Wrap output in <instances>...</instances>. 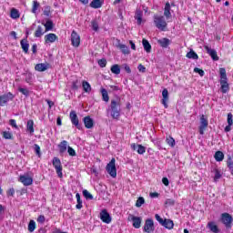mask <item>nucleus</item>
Returning a JSON list of instances; mask_svg holds the SVG:
<instances>
[{
	"label": "nucleus",
	"instance_id": "c85d7f7f",
	"mask_svg": "<svg viewBox=\"0 0 233 233\" xmlns=\"http://www.w3.org/2000/svg\"><path fill=\"white\" fill-rule=\"evenodd\" d=\"M20 45L25 54H28V48H30V44H28V40L26 39L21 40Z\"/></svg>",
	"mask_w": 233,
	"mask_h": 233
},
{
	"label": "nucleus",
	"instance_id": "20e7f679",
	"mask_svg": "<svg viewBox=\"0 0 233 233\" xmlns=\"http://www.w3.org/2000/svg\"><path fill=\"white\" fill-rule=\"evenodd\" d=\"M155 219L158 221L159 225H161L165 228H167V230H172V228H174V221H172L171 219H163V218H161V216H159L158 214L155 215Z\"/></svg>",
	"mask_w": 233,
	"mask_h": 233
},
{
	"label": "nucleus",
	"instance_id": "1a4fd4ad",
	"mask_svg": "<svg viewBox=\"0 0 233 233\" xmlns=\"http://www.w3.org/2000/svg\"><path fill=\"white\" fill-rule=\"evenodd\" d=\"M69 119L72 125H74L78 130H81V125L79 124V117H77V113H76L75 110H72L69 113Z\"/></svg>",
	"mask_w": 233,
	"mask_h": 233
},
{
	"label": "nucleus",
	"instance_id": "393cba45",
	"mask_svg": "<svg viewBox=\"0 0 233 233\" xmlns=\"http://www.w3.org/2000/svg\"><path fill=\"white\" fill-rule=\"evenodd\" d=\"M157 43L162 48H168V46L172 43V41L168 38H161L157 40Z\"/></svg>",
	"mask_w": 233,
	"mask_h": 233
},
{
	"label": "nucleus",
	"instance_id": "4c0bfd02",
	"mask_svg": "<svg viewBox=\"0 0 233 233\" xmlns=\"http://www.w3.org/2000/svg\"><path fill=\"white\" fill-rule=\"evenodd\" d=\"M81 86V80L79 79H76L72 82V86H71V88L73 90H78L79 87Z\"/></svg>",
	"mask_w": 233,
	"mask_h": 233
},
{
	"label": "nucleus",
	"instance_id": "a211bd4d",
	"mask_svg": "<svg viewBox=\"0 0 233 233\" xmlns=\"http://www.w3.org/2000/svg\"><path fill=\"white\" fill-rule=\"evenodd\" d=\"M162 105L164 106L165 108H168V89L165 88L162 91V100H161Z\"/></svg>",
	"mask_w": 233,
	"mask_h": 233
},
{
	"label": "nucleus",
	"instance_id": "6ab92c4d",
	"mask_svg": "<svg viewBox=\"0 0 233 233\" xmlns=\"http://www.w3.org/2000/svg\"><path fill=\"white\" fill-rule=\"evenodd\" d=\"M56 41H57V35L54 33H49L45 35V42L46 45H48L49 43H56Z\"/></svg>",
	"mask_w": 233,
	"mask_h": 233
},
{
	"label": "nucleus",
	"instance_id": "ea45409f",
	"mask_svg": "<svg viewBox=\"0 0 233 233\" xmlns=\"http://www.w3.org/2000/svg\"><path fill=\"white\" fill-rule=\"evenodd\" d=\"M166 142L172 148H174V147H176V139H174V137H172L170 136L166 138Z\"/></svg>",
	"mask_w": 233,
	"mask_h": 233
},
{
	"label": "nucleus",
	"instance_id": "774afa93",
	"mask_svg": "<svg viewBox=\"0 0 233 233\" xmlns=\"http://www.w3.org/2000/svg\"><path fill=\"white\" fill-rule=\"evenodd\" d=\"M124 70L127 73V74H131L132 70L130 69V66L128 65H125L124 66Z\"/></svg>",
	"mask_w": 233,
	"mask_h": 233
},
{
	"label": "nucleus",
	"instance_id": "aec40b11",
	"mask_svg": "<svg viewBox=\"0 0 233 233\" xmlns=\"http://www.w3.org/2000/svg\"><path fill=\"white\" fill-rule=\"evenodd\" d=\"M50 68V64L48 63H41V64H36L35 66V70L36 72H45Z\"/></svg>",
	"mask_w": 233,
	"mask_h": 233
},
{
	"label": "nucleus",
	"instance_id": "f704fd0d",
	"mask_svg": "<svg viewBox=\"0 0 233 233\" xmlns=\"http://www.w3.org/2000/svg\"><path fill=\"white\" fill-rule=\"evenodd\" d=\"M10 17L12 19H19V17H21V15L19 14V10L15 8L11 9Z\"/></svg>",
	"mask_w": 233,
	"mask_h": 233
},
{
	"label": "nucleus",
	"instance_id": "de8ad7c7",
	"mask_svg": "<svg viewBox=\"0 0 233 233\" xmlns=\"http://www.w3.org/2000/svg\"><path fill=\"white\" fill-rule=\"evenodd\" d=\"M145 205V198L143 197H139L137 200L136 207L139 208Z\"/></svg>",
	"mask_w": 233,
	"mask_h": 233
},
{
	"label": "nucleus",
	"instance_id": "49530a36",
	"mask_svg": "<svg viewBox=\"0 0 233 233\" xmlns=\"http://www.w3.org/2000/svg\"><path fill=\"white\" fill-rule=\"evenodd\" d=\"M83 196L86 198V199H94V196H92L91 193L86 189L83 190Z\"/></svg>",
	"mask_w": 233,
	"mask_h": 233
},
{
	"label": "nucleus",
	"instance_id": "8fccbe9b",
	"mask_svg": "<svg viewBox=\"0 0 233 233\" xmlns=\"http://www.w3.org/2000/svg\"><path fill=\"white\" fill-rule=\"evenodd\" d=\"M3 137L5 139H12V134L10 133V131H4Z\"/></svg>",
	"mask_w": 233,
	"mask_h": 233
},
{
	"label": "nucleus",
	"instance_id": "412c9836",
	"mask_svg": "<svg viewBox=\"0 0 233 233\" xmlns=\"http://www.w3.org/2000/svg\"><path fill=\"white\" fill-rule=\"evenodd\" d=\"M131 221L133 222L134 228H141V218L131 215Z\"/></svg>",
	"mask_w": 233,
	"mask_h": 233
},
{
	"label": "nucleus",
	"instance_id": "e2e57ef3",
	"mask_svg": "<svg viewBox=\"0 0 233 233\" xmlns=\"http://www.w3.org/2000/svg\"><path fill=\"white\" fill-rule=\"evenodd\" d=\"M137 68H138L139 72L145 73L147 71V67H145V66H143L141 64L138 65Z\"/></svg>",
	"mask_w": 233,
	"mask_h": 233
},
{
	"label": "nucleus",
	"instance_id": "0eeeda50",
	"mask_svg": "<svg viewBox=\"0 0 233 233\" xmlns=\"http://www.w3.org/2000/svg\"><path fill=\"white\" fill-rule=\"evenodd\" d=\"M53 167L56 168L58 177H63V166H61V160L57 157L53 158Z\"/></svg>",
	"mask_w": 233,
	"mask_h": 233
},
{
	"label": "nucleus",
	"instance_id": "680f3d73",
	"mask_svg": "<svg viewBox=\"0 0 233 233\" xmlns=\"http://www.w3.org/2000/svg\"><path fill=\"white\" fill-rule=\"evenodd\" d=\"M176 201H174V199L172 198H167L166 200V205H169V206H172V205H175Z\"/></svg>",
	"mask_w": 233,
	"mask_h": 233
},
{
	"label": "nucleus",
	"instance_id": "6e6552de",
	"mask_svg": "<svg viewBox=\"0 0 233 233\" xmlns=\"http://www.w3.org/2000/svg\"><path fill=\"white\" fill-rule=\"evenodd\" d=\"M221 222L225 225L226 228L232 227V216L228 213H222L220 217Z\"/></svg>",
	"mask_w": 233,
	"mask_h": 233
},
{
	"label": "nucleus",
	"instance_id": "69168bd1",
	"mask_svg": "<svg viewBox=\"0 0 233 233\" xmlns=\"http://www.w3.org/2000/svg\"><path fill=\"white\" fill-rule=\"evenodd\" d=\"M45 221H46L45 216L40 215V216L38 217V218H37V222H38V223H45Z\"/></svg>",
	"mask_w": 233,
	"mask_h": 233
},
{
	"label": "nucleus",
	"instance_id": "4d7b16f0",
	"mask_svg": "<svg viewBox=\"0 0 233 233\" xmlns=\"http://www.w3.org/2000/svg\"><path fill=\"white\" fill-rule=\"evenodd\" d=\"M194 72H196L197 74H199V76L201 77H203V76H205V71H203V69H199L198 67H195Z\"/></svg>",
	"mask_w": 233,
	"mask_h": 233
},
{
	"label": "nucleus",
	"instance_id": "5fc2aeb1",
	"mask_svg": "<svg viewBox=\"0 0 233 233\" xmlns=\"http://www.w3.org/2000/svg\"><path fill=\"white\" fill-rule=\"evenodd\" d=\"M25 83L32 84V73H28L25 76Z\"/></svg>",
	"mask_w": 233,
	"mask_h": 233
},
{
	"label": "nucleus",
	"instance_id": "dca6fc26",
	"mask_svg": "<svg viewBox=\"0 0 233 233\" xmlns=\"http://www.w3.org/2000/svg\"><path fill=\"white\" fill-rule=\"evenodd\" d=\"M116 48H118L124 56H128L130 54V49L128 48V46L121 44V40L116 39Z\"/></svg>",
	"mask_w": 233,
	"mask_h": 233
},
{
	"label": "nucleus",
	"instance_id": "c9c22d12",
	"mask_svg": "<svg viewBox=\"0 0 233 233\" xmlns=\"http://www.w3.org/2000/svg\"><path fill=\"white\" fill-rule=\"evenodd\" d=\"M111 72L112 74H115L116 76H119L121 74V67H119V65L116 64L111 66Z\"/></svg>",
	"mask_w": 233,
	"mask_h": 233
},
{
	"label": "nucleus",
	"instance_id": "c756f323",
	"mask_svg": "<svg viewBox=\"0 0 233 233\" xmlns=\"http://www.w3.org/2000/svg\"><path fill=\"white\" fill-rule=\"evenodd\" d=\"M103 0H93L91 3H90V6L91 8H101V6H103Z\"/></svg>",
	"mask_w": 233,
	"mask_h": 233
},
{
	"label": "nucleus",
	"instance_id": "a18cd8bd",
	"mask_svg": "<svg viewBox=\"0 0 233 233\" xmlns=\"http://www.w3.org/2000/svg\"><path fill=\"white\" fill-rule=\"evenodd\" d=\"M28 230L30 232H34V230H35V221L34 220H30L29 224H28Z\"/></svg>",
	"mask_w": 233,
	"mask_h": 233
},
{
	"label": "nucleus",
	"instance_id": "f8f14e48",
	"mask_svg": "<svg viewBox=\"0 0 233 233\" xmlns=\"http://www.w3.org/2000/svg\"><path fill=\"white\" fill-rule=\"evenodd\" d=\"M208 127V120L205 117V115L200 116L199 135L203 136L205 130Z\"/></svg>",
	"mask_w": 233,
	"mask_h": 233
},
{
	"label": "nucleus",
	"instance_id": "603ef678",
	"mask_svg": "<svg viewBox=\"0 0 233 233\" xmlns=\"http://www.w3.org/2000/svg\"><path fill=\"white\" fill-rule=\"evenodd\" d=\"M35 152L36 156L41 157V147L37 144H35Z\"/></svg>",
	"mask_w": 233,
	"mask_h": 233
},
{
	"label": "nucleus",
	"instance_id": "a19ab883",
	"mask_svg": "<svg viewBox=\"0 0 233 233\" xmlns=\"http://www.w3.org/2000/svg\"><path fill=\"white\" fill-rule=\"evenodd\" d=\"M101 94H102L103 101H106V103H108L110 99V97L108 96V91H106V89L105 88H102Z\"/></svg>",
	"mask_w": 233,
	"mask_h": 233
},
{
	"label": "nucleus",
	"instance_id": "052dcab7",
	"mask_svg": "<svg viewBox=\"0 0 233 233\" xmlns=\"http://www.w3.org/2000/svg\"><path fill=\"white\" fill-rule=\"evenodd\" d=\"M221 178V173H219L218 170H216L215 172V177H214V180L215 181H218V179H220Z\"/></svg>",
	"mask_w": 233,
	"mask_h": 233
},
{
	"label": "nucleus",
	"instance_id": "9d476101",
	"mask_svg": "<svg viewBox=\"0 0 233 233\" xmlns=\"http://www.w3.org/2000/svg\"><path fill=\"white\" fill-rule=\"evenodd\" d=\"M71 45L75 48H78L79 45H81V36L75 30L71 33Z\"/></svg>",
	"mask_w": 233,
	"mask_h": 233
},
{
	"label": "nucleus",
	"instance_id": "2eb2a0df",
	"mask_svg": "<svg viewBox=\"0 0 233 233\" xmlns=\"http://www.w3.org/2000/svg\"><path fill=\"white\" fill-rule=\"evenodd\" d=\"M204 48L213 61H219V56H218V51L216 49L210 48L208 46H205Z\"/></svg>",
	"mask_w": 233,
	"mask_h": 233
},
{
	"label": "nucleus",
	"instance_id": "bf43d9fd",
	"mask_svg": "<svg viewBox=\"0 0 233 233\" xmlns=\"http://www.w3.org/2000/svg\"><path fill=\"white\" fill-rule=\"evenodd\" d=\"M9 124L11 127H13L14 128H17V122H15V119H10L9 120Z\"/></svg>",
	"mask_w": 233,
	"mask_h": 233
},
{
	"label": "nucleus",
	"instance_id": "9b49d317",
	"mask_svg": "<svg viewBox=\"0 0 233 233\" xmlns=\"http://www.w3.org/2000/svg\"><path fill=\"white\" fill-rule=\"evenodd\" d=\"M14 97V94L11 92L0 96V106H5L9 101H13Z\"/></svg>",
	"mask_w": 233,
	"mask_h": 233
},
{
	"label": "nucleus",
	"instance_id": "72a5a7b5",
	"mask_svg": "<svg viewBox=\"0 0 233 233\" xmlns=\"http://www.w3.org/2000/svg\"><path fill=\"white\" fill-rule=\"evenodd\" d=\"M76 198L77 203L76 208H77V210H81V208H83V201L81 200V195H79V193H76Z\"/></svg>",
	"mask_w": 233,
	"mask_h": 233
},
{
	"label": "nucleus",
	"instance_id": "ddd939ff",
	"mask_svg": "<svg viewBox=\"0 0 233 233\" xmlns=\"http://www.w3.org/2000/svg\"><path fill=\"white\" fill-rule=\"evenodd\" d=\"M100 219L103 221V223H106V225H110L112 223V217L110 216V213L106 211V209H103L100 212Z\"/></svg>",
	"mask_w": 233,
	"mask_h": 233
},
{
	"label": "nucleus",
	"instance_id": "e433bc0d",
	"mask_svg": "<svg viewBox=\"0 0 233 233\" xmlns=\"http://www.w3.org/2000/svg\"><path fill=\"white\" fill-rule=\"evenodd\" d=\"M26 130L29 132L31 135L34 134V120H28L26 124Z\"/></svg>",
	"mask_w": 233,
	"mask_h": 233
},
{
	"label": "nucleus",
	"instance_id": "864d4df0",
	"mask_svg": "<svg viewBox=\"0 0 233 233\" xmlns=\"http://www.w3.org/2000/svg\"><path fill=\"white\" fill-rule=\"evenodd\" d=\"M232 117H233L232 113H228V125H229V127H232V125H233Z\"/></svg>",
	"mask_w": 233,
	"mask_h": 233
},
{
	"label": "nucleus",
	"instance_id": "37998d69",
	"mask_svg": "<svg viewBox=\"0 0 233 233\" xmlns=\"http://www.w3.org/2000/svg\"><path fill=\"white\" fill-rule=\"evenodd\" d=\"M18 92L23 94V96H25V97H28L30 96V91L25 87H18Z\"/></svg>",
	"mask_w": 233,
	"mask_h": 233
},
{
	"label": "nucleus",
	"instance_id": "0e129e2a",
	"mask_svg": "<svg viewBox=\"0 0 233 233\" xmlns=\"http://www.w3.org/2000/svg\"><path fill=\"white\" fill-rule=\"evenodd\" d=\"M162 183H163V185H165V187H168V185L170 184L167 177H163Z\"/></svg>",
	"mask_w": 233,
	"mask_h": 233
},
{
	"label": "nucleus",
	"instance_id": "b1692460",
	"mask_svg": "<svg viewBox=\"0 0 233 233\" xmlns=\"http://www.w3.org/2000/svg\"><path fill=\"white\" fill-rule=\"evenodd\" d=\"M68 141L66 140H63L62 142H60L58 144V150H59V154H65V152H66V149L68 148Z\"/></svg>",
	"mask_w": 233,
	"mask_h": 233
},
{
	"label": "nucleus",
	"instance_id": "423d86ee",
	"mask_svg": "<svg viewBox=\"0 0 233 233\" xmlns=\"http://www.w3.org/2000/svg\"><path fill=\"white\" fill-rule=\"evenodd\" d=\"M143 230L146 233H154L156 230V226H154V219L152 218H147L145 221Z\"/></svg>",
	"mask_w": 233,
	"mask_h": 233
},
{
	"label": "nucleus",
	"instance_id": "7c9ffc66",
	"mask_svg": "<svg viewBox=\"0 0 233 233\" xmlns=\"http://www.w3.org/2000/svg\"><path fill=\"white\" fill-rule=\"evenodd\" d=\"M186 57H187V59L194 60L199 59V56H198V53H195V51L192 49L188 53H187Z\"/></svg>",
	"mask_w": 233,
	"mask_h": 233
},
{
	"label": "nucleus",
	"instance_id": "4be33fe9",
	"mask_svg": "<svg viewBox=\"0 0 233 233\" xmlns=\"http://www.w3.org/2000/svg\"><path fill=\"white\" fill-rule=\"evenodd\" d=\"M170 3L167 2L164 7V16L166 19H170L172 17Z\"/></svg>",
	"mask_w": 233,
	"mask_h": 233
},
{
	"label": "nucleus",
	"instance_id": "6e6d98bb",
	"mask_svg": "<svg viewBox=\"0 0 233 233\" xmlns=\"http://www.w3.org/2000/svg\"><path fill=\"white\" fill-rule=\"evenodd\" d=\"M98 65L101 68H105V66H106V59L103 58L98 60Z\"/></svg>",
	"mask_w": 233,
	"mask_h": 233
},
{
	"label": "nucleus",
	"instance_id": "473e14b6",
	"mask_svg": "<svg viewBox=\"0 0 233 233\" xmlns=\"http://www.w3.org/2000/svg\"><path fill=\"white\" fill-rule=\"evenodd\" d=\"M214 158L216 161L221 162L223 159H225V154H223L221 151H217L214 155Z\"/></svg>",
	"mask_w": 233,
	"mask_h": 233
},
{
	"label": "nucleus",
	"instance_id": "2f4dec72",
	"mask_svg": "<svg viewBox=\"0 0 233 233\" xmlns=\"http://www.w3.org/2000/svg\"><path fill=\"white\" fill-rule=\"evenodd\" d=\"M82 87L84 89V92H86V94H90V92H92V86H90V83L86 81L82 82Z\"/></svg>",
	"mask_w": 233,
	"mask_h": 233
},
{
	"label": "nucleus",
	"instance_id": "c03bdc74",
	"mask_svg": "<svg viewBox=\"0 0 233 233\" xmlns=\"http://www.w3.org/2000/svg\"><path fill=\"white\" fill-rule=\"evenodd\" d=\"M39 8V4L37 3V0L33 1V7H32V13L37 14V9Z\"/></svg>",
	"mask_w": 233,
	"mask_h": 233
},
{
	"label": "nucleus",
	"instance_id": "79ce46f5",
	"mask_svg": "<svg viewBox=\"0 0 233 233\" xmlns=\"http://www.w3.org/2000/svg\"><path fill=\"white\" fill-rule=\"evenodd\" d=\"M44 34H45V31L43 30V26L38 25L35 32V36L41 37L42 35H44Z\"/></svg>",
	"mask_w": 233,
	"mask_h": 233
},
{
	"label": "nucleus",
	"instance_id": "f3484780",
	"mask_svg": "<svg viewBox=\"0 0 233 233\" xmlns=\"http://www.w3.org/2000/svg\"><path fill=\"white\" fill-rule=\"evenodd\" d=\"M131 148L135 150V152H137V154L140 156H143V154L147 152V147L141 144L133 143L131 144Z\"/></svg>",
	"mask_w": 233,
	"mask_h": 233
},
{
	"label": "nucleus",
	"instance_id": "39448f33",
	"mask_svg": "<svg viewBox=\"0 0 233 233\" xmlns=\"http://www.w3.org/2000/svg\"><path fill=\"white\" fill-rule=\"evenodd\" d=\"M106 172L111 176V177H117V169L116 168V158H112L110 162L106 167Z\"/></svg>",
	"mask_w": 233,
	"mask_h": 233
},
{
	"label": "nucleus",
	"instance_id": "cd10ccee",
	"mask_svg": "<svg viewBox=\"0 0 233 233\" xmlns=\"http://www.w3.org/2000/svg\"><path fill=\"white\" fill-rule=\"evenodd\" d=\"M142 45L144 47V50L147 53L150 54L152 52V46H150V43L147 39L142 40Z\"/></svg>",
	"mask_w": 233,
	"mask_h": 233
},
{
	"label": "nucleus",
	"instance_id": "7ed1b4c3",
	"mask_svg": "<svg viewBox=\"0 0 233 233\" xmlns=\"http://www.w3.org/2000/svg\"><path fill=\"white\" fill-rule=\"evenodd\" d=\"M153 21L155 26L160 30L161 32H167V20H165V16L159 15H154Z\"/></svg>",
	"mask_w": 233,
	"mask_h": 233
},
{
	"label": "nucleus",
	"instance_id": "bb28decb",
	"mask_svg": "<svg viewBox=\"0 0 233 233\" xmlns=\"http://www.w3.org/2000/svg\"><path fill=\"white\" fill-rule=\"evenodd\" d=\"M208 228L210 230V232L219 233V228H218V225H216V222L214 221L208 223Z\"/></svg>",
	"mask_w": 233,
	"mask_h": 233
},
{
	"label": "nucleus",
	"instance_id": "f257e3e1",
	"mask_svg": "<svg viewBox=\"0 0 233 233\" xmlns=\"http://www.w3.org/2000/svg\"><path fill=\"white\" fill-rule=\"evenodd\" d=\"M109 112L113 119H119V116H121V103L119 100H111Z\"/></svg>",
	"mask_w": 233,
	"mask_h": 233
},
{
	"label": "nucleus",
	"instance_id": "338daca9",
	"mask_svg": "<svg viewBox=\"0 0 233 233\" xmlns=\"http://www.w3.org/2000/svg\"><path fill=\"white\" fill-rule=\"evenodd\" d=\"M14 194H15V189H14V187L9 188L7 196H14Z\"/></svg>",
	"mask_w": 233,
	"mask_h": 233
},
{
	"label": "nucleus",
	"instance_id": "f03ea898",
	"mask_svg": "<svg viewBox=\"0 0 233 233\" xmlns=\"http://www.w3.org/2000/svg\"><path fill=\"white\" fill-rule=\"evenodd\" d=\"M220 74V88L222 94H227L228 90H230V87L228 86V78L227 77V70L225 68L219 69Z\"/></svg>",
	"mask_w": 233,
	"mask_h": 233
},
{
	"label": "nucleus",
	"instance_id": "09e8293b",
	"mask_svg": "<svg viewBox=\"0 0 233 233\" xmlns=\"http://www.w3.org/2000/svg\"><path fill=\"white\" fill-rule=\"evenodd\" d=\"M91 27L95 32H97V30H99V24H97V21L93 20L91 22Z\"/></svg>",
	"mask_w": 233,
	"mask_h": 233
},
{
	"label": "nucleus",
	"instance_id": "58836bf2",
	"mask_svg": "<svg viewBox=\"0 0 233 233\" xmlns=\"http://www.w3.org/2000/svg\"><path fill=\"white\" fill-rule=\"evenodd\" d=\"M44 26L46 28V32H50V30L54 28V22H52V20H48L44 24Z\"/></svg>",
	"mask_w": 233,
	"mask_h": 233
},
{
	"label": "nucleus",
	"instance_id": "a878e982",
	"mask_svg": "<svg viewBox=\"0 0 233 233\" xmlns=\"http://www.w3.org/2000/svg\"><path fill=\"white\" fill-rule=\"evenodd\" d=\"M135 19L137 25H141V23H143V11L141 9L136 10Z\"/></svg>",
	"mask_w": 233,
	"mask_h": 233
},
{
	"label": "nucleus",
	"instance_id": "13d9d810",
	"mask_svg": "<svg viewBox=\"0 0 233 233\" xmlns=\"http://www.w3.org/2000/svg\"><path fill=\"white\" fill-rule=\"evenodd\" d=\"M227 165H228V167L229 168V170H231L233 168V160L230 157H228V159L227 161Z\"/></svg>",
	"mask_w": 233,
	"mask_h": 233
},
{
	"label": "nucleus",
	"instance_id": "5701e85b",
	"mask_svg": "<svg viewBox=\"0 0 233 233\" xmlns=\"http://www.w3.org/2000/svg\"><path fill=\"white\" fill-rule=\"evenodd\" d=\"M83 122H84L86 128H94V119H92V117H90L88 116H85L83 118Z\"/></svg>",
	"mask_w": 233,
	"mask_h": 233
},
{
	"label": "nucleus",
	"instance_id": "4468645a",
	"mask_svg": "<svg viewBox=\"0 0 233 233\" xmlns=\"http://www.w3.org/2000/svg\"><path fill=\"white\" fill-rule=\"evenodd\" d=\"M19 182L23 183V185H25V187H30V185H32V183H34V179L32 178V177H30L28 175H21L19 177Z\"/></svg>",
	"mask_w": 233,
	"mask_h": 233
},
{
	"label": "nucleus",
	"instance_id": "3c124183",
	"mask_svg": "<svg viewBox=\"0 0 233 233\" xmlns=\"http://www.w3.org/2000/svg\"><path fill=\"white\" fill-rule=\"evenodd\" d=\"M67 152H68L69 156H71L72 157H76V150H74V148H72V147H70V146L67 147Z\"/></svg>",
	"mask_w": 233,
	"mask_h": 233
}]
</instances>
